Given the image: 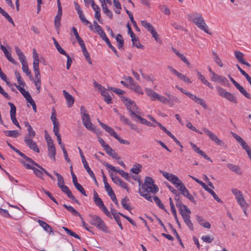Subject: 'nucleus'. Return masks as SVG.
<instances>
[{
  "mask_svg": "<svg viewBox=\"0 0 251 251\" xmlns=\"http://www.w3.org/2000/svg\"><path fill=\"white\" fill-rule=\"evenodd\" d=\"M138 182V192L140 196L148 201H152V197L150 193L155 194L159 190L158 186L154 184V180L151 177L146 176L144 184H143L140 180H139Z\"/></svg>",
  "mask_w": 251,
  "mask_h": 251,
  "instance_id": "nucleus-1",
  "label": "nucleus"
},
{
  "mask_svg": "<svg viewBox=\"0 0 251 251\" xmlns=\"http://www.w3.org/2000/svg\"><path fill=\"white\" fill-rule=\"evenodd\" d=\"M25 126L27 127V133L25 137L24 141L25 144L31 150L34 151L36 152H39V149L36 143L33 141L32 139L35 136V132L32 128L30 125L27 121L24 122Z\"/></svg>",
  "mask_w": 251,
  "mask_h": 251,
  "instance_id": "nucleus-2",
  "label": "nucleus"
},
{
  "mask_svg": "<svg viewBox=\"0 0 251 251\" xmlns=\"http://www.w3.org/2000/svg\"><path fill=\"white\" fill-rule=\"evenodd\" d=\"M189 20H192L197 26L204 31L205 33L210 34L209 32L208 26L206 25L204 19L201 13L194 12L188 15Z\"/></svg>",
  "mask_w": 251,
  "mask_h": 251,
  "instance_id": "nucleus-3",
  "label": "nucleus"
},
{
  "mask_svg": "<svg viewBox=\"0 0 251 251\" xmlns=\"http://www.w3.org/2000/svg\"><path fill=\"white\" fill-rule=\"evenodd\" d=\"M123 102L129 111L130 116L133 120H135V116L140 114L141 112L135 102L129 98L123 97Z\"/></svg>",
  "mask_w": 251,
  "mask_h": 251,
  "instance_id": "nucleus-4",
  "label": "nucleus"
},
{
  "mask_svg": "<svg viewBox=\"0 0 251 251\" xmlns=\"http://www.w3.org/2000/svg\"><path fill=\"white\" fill-rule=\"evenodd\" d=\"M90 218V223L104 232H108V227L100 217L97 215H89Z\"/></svg>",
  "mask_w": 251,
  "mask_h": 251,
  "instance_id": "nucleus-5",
  "label": "nucleus"
},
{
  "mask_svg": "<svg viewBox=\"0 0 251 251\" xmlns=\"http://www.w3.org/2000/svg\"><path fill=\"white\" fill-rule=\"evenodd\" d=\"M216 89L220 96L226 99L233 103L236 104L237 103V99L233 94L226 91L225 89L220 86H217Z\"/></svg>",
  "mask_w": 251,
  "mask_h": 251,
  "instance_id": "nucleus-6",
  "label": "nucleus"
},
{
  "mask_svg": "<svg viewBox=\"0 0 251 251\" xmlns=\"http://www.w3.org/2000/svg\"><path fill=\"white\" fill-rule=\"evenodd\" d=\"M202 129L203 132L205 133L209 137L211 140L214 142L216 145L224 148L226 147V145L225 142L223 140L220 139L214 133L211 132L205 127H203Z\"/></svg>",
  "mask_w": 251,
  "mask_h": 251,
  "instance_id": "nucleus-7",
  "label": "nucleus"
},
{
  "mask_svg": "<svg viewBox=\"0 0 251 251\" xmlns=\"http://www.w3.org/2000/svg\"><path fill=\"white\" fill-rule=\"evenodd\" d=\"M141 24L145 28L148 30V31L151 32L152 37L154 38L155 40L157 42L159 43L161 42V41L159 38V35L155 31L153 26L150 23H148L147 21H142Z\"/></svg>",
  "mask_w": 251,
  "mask_h": 251,
  "instance_id": "nucleus-8",
  "label": "nucleus"
},
{
  "mask_svg": "<svg viewBox=\"0 0 251 251\" xmlns=\"http://www.w3.org/2000/svg\"><path fill=\"white\" fill-rule=\"evenodd\" d=\"M24 159L21 160V162L23 164L24 166L27 169L33 170L34 168L33 165L36 166L39 169H41L42 166L39 165L38 163L34 161L31 158L25 155V157H22Z\"/></svg>",
  "mask_w": 251,
  "mask_h": 251,
  "instance_id": "nucleus-9",
  "label": "nucleus"
},
{
  "mask_svg": "<svg viewBox=\"0 0 251 251\" xmlns=\"http://www.w3.org/2000/svg\"><path fill=\"white\" fill-rule=\"evenodd\" d=\"M231 191L234 195L238 203L241 207L245 206L247 205V203L246 202L241 191L235 188L232 189Z\"/></svg>",
  "mask_w": 251,
  "mask_h": 251,
  "instance_id": "nucleus-10",
  "label": "nucleus"
},
{
  "mask_svg": "<svg viewBox=\"0 0 251 251\" xmlns=\"http://www.w3.org/2000/svg\"><path fill=\"white\" fill-rule=\"evenodd\" d=\"M211 80L214 82H217L224 86H228L229 85V81L226 77L221 75H218L215 72H212Z\"/></svg>",
  "mask_w": 251,
  "mask_h": 251,
  "instance_id": "nucleus-11",
  "label": "nucleus"
},
{
  "mask_svg": "<svg viewBox=\"0 0 251 251\" xmlns=\"http://www.w3.org/2000/svg\"><path fill=\"white\" fill-rule=\"evenodd\" d=\"M160 173L164 176L168 180L175 185L180 180L179 178L176 175L165 172L164 171L159 170Z\"/></svg>",
  "mask_w": 251,
  "mask_h": 251,
  "instance_id": "nucleus-12",
  "label": "nucleus"
},
{
  "mask_svg": "<svg viewBox=\"0 0 251 251\" xmlns=\"http://www.w3.org/2000/svg\"><path fill=\"white\" fill-rule=\"evenodd\" d=\"M83 126L88 130L96 132V127L91 122L89 115L81 117Z\"/></svg>",
  "mask_w": 251,
  "mask_h": 251,
  "instance_id": "nucleus-13",
  "label": "nucleus"
},
{
  "mask_svg": "<svg viewBox=\"0 0 251 251\" xmlns=\"http://www.w3.org/2000/svg\"><path fill=\"white\" fill-rule=\"evenodd\" d=\"M103 164L107 169H110V170H112V171H113L114 172H117L120 175H121L125 179H126V180H127L128 181L129 180V175H128V174L127 173L125 172L123 170H117V169H116L115 168V167H114L112 165L108 164V163H107L106 162H103Z\"/></svg>",
  "mask_w": 251,
  "mask_h": 251,
  "instance_id": "nucleus-14",
  "label": "nucleus"
},
{
  "mask_svg": "<svg viewBox=\"0 0 251 251\" xmlns=\"http://www.w3.org/2000/svg\"><path fill=\"white\" fill-rule=\"evenodd\" d=\"M59 188H60L61 191L65 193L69 198L71 199L75 202L79 204L78 201L75 197V196L72 194L71 191L70 190L69 188L66 186L65 185H63L60 186Z\"/></svg>",
  "mask_w": 251,
  "mask_h": 251,
  "instance_id": "nucleus-15",
  "label": "nucleus"
},
{
  "mask_svg": "<svg viewBox=\"0 0 251 251\" xmlns=\"http://www.w3.org/2000/svg\"><path fill=\"white\" fill-rule=\"evenodd\" d=\"M110 176L112 181L116 184L118 185L121 187L125 188L127 191V192H128V188L127 186V184L125 182H124L122 180L120 179L118 176H114L112 174H110Z\"/></svg>",
  "mask_w": 251,
  "mask_h": 251,
  "instance_id": "nucleus-16",
  "label": "nucleus"
},
{
  "mask_svg": "<svg viewBox=\"0 0 251 251\" xmlns=\"http://www.w3.org/2000/svg\"><path fill=\"white\" fill-rule=\"evenodd\" d=\"M176 207L178 208L179 213L183 217V215H187L191 213L190 210L183 203L180 204V203L176 204Z\"/></svg>",
  "mask_w": 251,
  "mask_h": 251,
  "instance_id": "nucleus-17",
  "label": "nucleus"
},
{
  "mask_svg": "<svg viewBox=\"0 0 251 251\" xmlns=\"http://www.w3.org/2000/svg\"><path fill=\"white\" fill-rule=\"evenodd\" d=\"M188 97L191 98L196 103L200 104L203 108L206 109L207 108V105L203 99L197 97L196 96L193 95V94H188Z\"/></svg>",
  "mask_w": 251,
  "mask_h": 251,
  "instance_id": "nucleus-18",
  "label": "nucleus"
},
{
  "mask_svg": "<svg viewBox=\"0 0 251 251\" xmlns=\"http://www.w3.org/2000/svg\"><path fill=\"white\" fill-rule=\"evenodd\" d=\"M63 93L64 96L67 101V104L68 107H71L72 106L74 103L75 99L68 92H67L66 90H63Z\"/></svg>",
  "mask_w": 251,
  "mask_h": 251,
  "instance_id": "nucleus-19",
  "label": "nucleus"
},
{
  "mask_svg": "<svg viewBox=\"0 0 251 251\" xmlns=\"http://www.w3.org/2000/svg\"><path fill=\"white\" fill-rule=\"evenodd\" d=\"M100 126L102 128L104 129L107 132H108L111 136L114 137L115 138H117L118 134L111 127L102 123H100Z\"/></svg>",
  "mask_w": 251,
  "mask_h": 251,
  "instance_id": "nucleus-20",
  "label": "nucleus"
},
{
  "mask_svg": "<svg viewBox=\"0 0 251 251\" xmlns=\"http://www.w3.org/2000/svg\"><path fill=\"white\" fill-rule=\"evenodd\" d=\"M111 212L119 227L121 230H122L123 227L120 221V218L119 217V215H121L122 213L120 212H117L116 210L114 209H111Z\"/></svg>",
  "mask_w": 251,
  "mask_h": 251,
  "instance_id": "nucleus-21",
  "label": "nucleus"
},
{
  "mask_svg": "<svg viewBox=\"0 0 251 251\" xmlns=\"http://www.w3.org/2000/svg\"><path fill=\"white\" fill-rule=\"evenodd\" d=\"M196 219H197L198 222L201 226H203L204 228H210V227H211L210 224L208 222H207L202 217H201L199 215H197Z\"/></svg>",
  "mask_w": 251,
  "mask_h": 251,
  "instance_id": "nucleus-22",
  "label": "nucleus"
},
{
  "mask_svg": "<svg viewBox=\"0 0 251 251\" xmlns=\"http://www.w3.org/2000/svg\"><path fill=\"white\" fill-rule=\"evenodd\" d=\"M105 147L104 150L108 154L117 160L121 159L118 154L109 145H107Z\"/></svg>",
  "mask_w": 251,
  "mask_h": 251,
  "instance_id": "nucleus-23",
  "label": "nucleus"
},
{
  "mask_svg": "<svg viewBox=\"0 0 251 251\" xmlns=\"http://www.w3.org/2000/svg\"><path fill=\"white\" fill-rule=\"evenodd\" d=\"M15 51L18 56L20 62L22 63L26 62L25 56L24 55L20 49L17 46H15Z\"/></svg>",
  "mask_w": 251,
  "mask_h": 251,
  "instance_id": "nucleus-24",
  "label": "nucleus"
},
{
  "mask_svg": "<svg viewBox=\"0 0 251 251\" xmlns=\"http://www.w3.org/2000/svg\"><path fill=\"white\" fill-rule=\"evenodd\" d=\"M226 166L230 171L235 172L236 174L238 175L242 174V172L240 171V168L239 166L228 163L227 164Z\"/></svg>",
  "mask_w": 251,
  "mask_h": 251,
  "instance_id": "nucleus-25",
  "label": "nucleus"
},
{
  "mask_svg": "<svg viewBox=\"0 0 251 251\" xmlns=\"http://www.w3.org/2000/svg\"><path fill=\"white\" fill-rule=\"evenodd\" d=\"M183 219L184 220V222L187 225V226H188L189 228L191 230H194V226L193 223H192L191 220H190V214H187V215H183Z\"/></svg>",
  "mask_w": 251,
  "mask_h": 251,
  "instance_id": "nucleus-26",
  "label": "nucleus"
},
{
  "mask_svg": "<svg viewBox=\"0 0 251 251\" xmlns=\"http://www.w3.org/2000/svg\"><path fill=\"white\" fill-rule=\"evenodd\" d=\"M22 69L23 71L25 73L26 75L29 77V78H30V80H32L33 79V76L31 73V72L29 70L27 62L22 63Z\"/></svg>",
  "mask_w": 251,
  "mask_h": 251,
  "instance_id": "nucleus-27",
  "label": "nucleus"
},
{
  "mask_svg": "<svg viewBox=\"0 0 251 251\" xmlns=\"http://www.w3.org/2000/svg\"><path fill=\"white\" fill-rule=\"evenodd\" d=\"M38 223H39V225L41 226H42L45 231L47 232L50 231V233H53V229L52 227L46 222L41 220H39L38 221Z\"/></svg>",
  "mask_w": 251,
  "mask_h": 251,
  "instance_id": "nucleus-28",
  "label": "nucleus"
},
{
  "mask_svg": "<svg viewBox=\"0 0 251 251\" xmlns=\"http://www.w3.org/2000/svg\"><path fill=\"white\" fill-rule=\"evenodd\" d=\"M145 90L147 95L150 98L151 100H155L157 99L158 94L150 88H146Z\"/></svg>",
  "mask_w": 251,
  "mask_h": 251,
  "instance_id": "nucleus-29",
  "label": "nucleus"
},
{
  "mask_svg": "<svg viewBox=\"0 0 251 251\" xmlns=\"http://www.w3.org/2000/svg\"><path fill=\"white\" fill-rule=\"evenodd\" d=\"M100 94L104 97V100L107 104L112 103L111 97L107 89L102 91Z\"/></svg>",
  "mask_w": 251,
  "mask_h": 251,
  "instance_id": "nucleus-30",
  "label": "nucleus"
},
{
  "mask_svg": "<svg viewBox=\"0 0 251 251\" xmlns=\"http://www.w3.org/2000/svg\"><path fill=\"white\" fill-rule=\"evenodd\" d=\"M197 75L199 76V79L201 80V81L203 84H204L205 85H206V86H207L208 87L212 89L213 88V86H212V85L205 79L204 75H203L200 72L197 71Z\"/></svg>",
  "mask_w": 251,
  "mask_h": 251,
  "instance_id": "nucleus-31",
  "label": "nucleus"
},
{
  "mask_svg": "<svg viewBox=\"0 0 251 251\" xmlns=\"http://www.w3.org/2000/svg\"><path fill=\"white\" fill-rule=\"evenodd\" d=\"M180 100L176 96H172L170 99H168V104L171 107H173L175 103H179Z\"/></svg>",
  "mask_w": 251,
  "mask_h": 251,
  "instance_id": "nucleus-32",
  "label": "nucleus"
},
{
  "mask_svg": "<svg viewBox=\"0 0 251 251\" xmlns=\"http://www.w3.org/2000/svg\"><path fill=\"white\" fill-rule=\"evenodd\" d=\"M94 201L96 204L100 208L104 205L102 201L99 198L98 193L96 191L94 192Z\"/></svg>",
  "mask_w": 251,
  "mask_h": 251,
  "instance_id": "nucleus-33",
  "label": "nucleus"
},
{
  "mask_svg": "<svg viewBox=\"0 0 251 251\" xmlns=\"http://www.w3.org/2000/svg\"><path fill=\"white\" fill-rule=\"evenodd\" d=\"M130 88L138 94L141 95L143 94V92L141 87L136 82H134L131 85Z\"/></svg>",
  "mask_w": 251,
  "mask_h": 251,
  "instance_id": "nucleus-34",
  "label": "nucleus"
},
{
  "mask_svg": "<svg viewBox=\"0 0 251 251\" xmlns=\"http://www.w3.org/2000/svg\"><path fill=\"white\" fill-rule=\"evenodd\" d=\"M50 119L52 122L53 127H59V123L56 117L55 111L54 109H53V111L52 112Z\"/></svg>",
  "mask_w": 251,
  "mask_h": 251,
  "instance_id": "nucleus-35",
  "label": "nucleus"
},
{
  "mask_svg": "<svg viewBox=\"0 0 251 251\" xmlns=\"http://www.w3.org/2000/svg\"><path fill=\"white\" fill-rule=\"evenodd\" d=\"M63 206L65 208H66L69 211L71 212L75 216H79L80 217L81 219H82V217L80 214L77 211H76V210L72 206H68L66 204H63Z\"/></svg>",
  "mask_w": 251,
  "mask_h": 251,
  "instance_id": "nucleus-36",
  "label": "nucleus"
},
{
  "mask_svg": "<svg viewBox=\"0 0 251 251\" xmlns=\"http://www.w3.org/2000/svg\"><path fill=\"white\" fill-rule=\"evenodd\" d=\"M48 154L51 159L55 160L56 149L54 146L48 148Z\"/></svg>",
  "mask_w": 251,
  "mask_h": 251,
  "instance_id": "nucleus-37",
  "label": "nucleus"
},
{
  "mask_svg": "<svg viewBox=\"0 0 251 251\" xmlns=\"http://www.w3.org/2000/svg\"><path fill=\"white\" fill-rule=\"evenodd\" d=\"M116 39L117 42H118V47L119 49H123L124 44V40L122 36L120 34H118L116 37Z\"/></svg>",
  "mask_w": 251,
  "mask_h": 251,
  "instance_id": "nucleus-38",
  "label": "nucleus"
},
{
  "mask_svg": "<svg viewBox=\"0 0 251 251\" xmlns=\"http://www.w3.org/2000/svg\"><path fill=\"white\" fill-rule=\"evenodd\" d=\"M131 41L133 46H135L136 48L138 49L143 48L144 47L140 44L139 40L138 37H136L135 36H134L131 38Z\"/></svg>",
  "mask_w": 251,
  "mask_h": 251,
  "instance_id": "nucleus-39",
  "label": "nucleus"
},
{
  "mask_svg": "<svg viewBox=\"0 0 251 251\" xmlns=\"http://www.w3.org/2000/svg\"><path fill=\"white\" fill-rule=\"evenodd\" d=\"M53 174L57 176L58 187L64 185V180L62 176L55 171H53Z\"/></svg>",
  "mask_w": 251,
  "mask_h": 251,
  "instance_id": "nucleus-40",
  "label": "nucleus"
},
{
  "mask_svg": "<svg viewBox=\"0 0 251 251\" xmlns=\"http://www.w3.org/2000/svg\"><path fill=\"white\" fill-rule=\"evenodd\" d=\"M33 171L34 173V174L35 175V176L41 178V179L42 180H44V171H42L41 169H38L36 168H34L33 169Z\"/></svg>",
  "mask_w": 251,
  "mask_h": 251,
  "instance_id": "nucleus-41",
  "label": "nucleus"
},
{
  "mask_svg": "<svg viewBox=\"0 0 251 251\" xmlns=\"http://www.w3.org/2000/svg\"><path fill=\"white\" fill-rule=\"evenodd\" d=\"M126 13L129 16V17L130 18V20L131 22V23H132L133 24V25L134 26V27H135V29L137 31H140V29L138 27L137 24H136V23L135 22V21H134V19H133V16L132 15V14L129 11H128V10H126Z\"/></svg>",
  "mask_w": 251,
  "mask_h": 251,
  "instance_id": "nucleus-42",
  "label": "nucleus"
},
{
  "mask_svg": "<svg viewBox=\"0 0 251 251\" xmlns=\"http://www.w3.org/2000/svg\"><path fill=\"white\" fill-rule=\"evenodd\" d=\"M234 55L236 58L238 60V61L241 63L245 59L244 58V55L243 53L238 50H236L234 51Z\"/></svg>",
  "mask_w": 251,
  "mask_h": 251,
  "instance_id": "nucleus-43",
  "label": "nucleus"
},
{
  "mask_svg": "<svg viewBox=\"0 0 251 251\" xmlns=\"http://www.w3.org/2000/svg\"><path fill=\"white\" fill-rule=\"evenodd\" d=\"M52 39L53 40L54 44L57 50H58V51L60 53H61L63 55L66 54V51L59 45V44L57 42V41H56V40L54 38H52Z\"/></svg>",
  "mask_w": 251,
  "mask_h": 251,
  "instance_id": "nucleus-44",
  "label": "nucleus"
},
{
  "mask_svg": "<svg viewBox=\"0 0 251 251\" xmlns=\"http://www.w3.org/2000/svg\"><path fill=\"white\" fill-rule=\"evenodd\" d=\"M208 192H209L212 196L213 197L214 199L218 202L222 203L223 201L221 200L218 197V196L216 195V194L210 188L208 187L205 190Z\"/></svg>",
  "mask_w": 251,
  "mask_h": 251,
  "instance_id": "nucleus-45",
  "label": "nucleus"
},
{
  "mask_svg": "<svg viewBox=\"0 0 251 251\" xmlns=\"http://www.w3.org/2000/svg\"><path fill=\"white\" fill-rule=\"evenodd\" d=\"M62 228L66 231L67 234L71 236H73L76 239H80V237L79 236V235L76 234L74 231H72L71 230L69 229V228L66 227H62Z\"/></svg>",
  "mask_w": 251,
  "mask_h": 251,
  "instance_id": "nucleus-46",
  "label": "nucleus"
},
{
  "mask_svg": "<svg viewBox=\"0 0 251 251\" xmlns=\"http://www.w3.org/2000/svg\"><path fill=\"white\" fill-rule=\"evenodd\" d=\"M4 133L6 136L16 138L18 136L19 132L17 130H6Z\"/></svg>",
  "mask_w": 251,
  "mask_h": 251,
  "instance_id": "nucleus-47",
  "label": "nucleus"
},
{
  "mask_svg": "<svg viewBox=\"0 0 251 251\" xmlns=\"http://www.w3.org/2000/svg\"><path fill=\"white\" fill-rule=\"evenodd\" d=\"M3 53L5 56L6 57L7 59L11 62L12 63L14 64H16L17 62L12 57L11 53L7 50L6 49V50H4Z\"/></svg>",
  "mask_w": 251,
  "mask_h": 251,
  "instance_id": "nucleus-48",
  "label": "nucleus"
},
{
  "mask_svg": "<svg viewBox=\"0 0 251 251\" xmlns=\"http://www.w3.org/2000/svg\"><path fill=\"white\" fill-rule=\"evenodd\" d=\"M153 200H154V201H155V202L156 203V204L158 205V206L160 208L166 211L164 205L161 202V201L160 200V199H159V198L158 197L155 196H154Z\"/></svg>",
  "mask_w": 251,
  "mask_h": 251,
  "instance_id": "nucleus-49",
  "label": "nucleus"
},
{
  "mask_svg": "<svg viewBox=\"0 0 251 251\" xmlns=\"http://www.w3.org/2000/svg\"><path fill=\"white\" fill-rule=\"evenodd\" d=\"M141 168L142 166L140 164L134 165L130 171L135 174H138L141 172Z\"/></svg>",
  "mask_w": 251,
  "mask_h": 251,
  "instance_id": "nucleus-50",
  "label": "nucleus"
},
{
  "mask_svg": "<svg viewBox=\"0 0 251 251\" xmlns=\"http://www.w3.org/2000/svg\"><path fill=\"white\" fill-rule=\"evenodd\" d=\"M177 76L181 80H183L185 82H187L188 83H191V81L190 79L185 76V75H183L182 74L180 73H178V74L177 75Z\"/></svg>",
  "mask_w": 251,
  "mask_h": 251,
  "instance_id": "nucleus-51",
  "label": "nucleus"
},
{
  "mask_svg": "<svg viewBox=\"0 0 251 251\" xmlns=\"http://www.w3.org/2000/svg\"><path fill=\"white\" fill-rule=\"evenodd\" d=\"M213 55H214V60L215 62L221 67H222L223 66V63L221 60V59L219 57L218 55L214 52L213 51L212 52Z\"/></svg>",
  "mask_w": 251,
  "mask_h": 251,
  "instance_id": "nucleus-52",
  "label": "nucleus"
},
{
  "mask_svg": "<svg viewBox=\"0 0 251 251\" xmlns=\"http://www.w3.org/2000/svg\"><path fill=\"white\" fill-rule=\"evenodd\" d=\"M128 201V199L126 197H125L121 201V204L125 209H126L127 210L130 211L131 210V207L129 205L127 204V201Z\"/></svg>",
  "mask_w": 251,
  "mask_h": 251,
  "instance_id": "nucleus-53",
  "label": "nucleus"
},
{
  "mask_svg": "<svg viewBox=\"0 0 251 251\" xmlns=\"http://www.w3.org/2000/svg\"><path fill=\"white\" fill-rule=\"evenodd\" d=\"M15 86L18 89V90L22 93V94L25 98L30 94L28 91H25V89H24L20 86L16 84H15Z\"/></svg>",
  "mask_w": 251,
  "mask_h": 251,
  "instance_id": "nucleus-54",
  "label": "nucleus"
},
{
  "mask_svg": "<svg viewBox=\"0 0 251 251\" xmlns=\"http://www.w3.org/2000/svg\"><path fill=\"white\" fill-rule=\"evenodd\" d=\"M8 104L10 107V116L16 115V107L15 105L11 102H9Z\"/></svg>",
  "mask_w": 251,
  "mask_h": 251,
  "instance_id": "nucleus-55",
  "label": "nucleus"
},
{
  "mask_svg": "<svg viewBox=\"0 0 251 251\" xmlns=\"http://www.w3.org/2000/svg\"><path fill=\"white\" fill-rule=\"evenodd\" d=\"M186 126L189 128V129H191L192 130L199 133V134H202L203 133L201 131H199V130H198L195 127H194L192 125V124L188 122H187V124H186Z\"/></svg>",
  "mask_w": 251,
  "mask_h": 251,
  "instance_id": "nucleus-56",
  "label": "nucleus"
},
{
  "mask_svg": "<svg viewBox=\"0 0 251 251\" xmlns=\"http://www.w3.org/2000/svg\"><path fill=\"white\" fill-rule=\"evenodd\" d=\"M189 176L191 177L193 180H195L197 183H198L199 184H200L202 187V188L203 189H204L205 190L208 187L204 182H203L202 181L198 179V178H197L192 176H190V175H189Z\"/></svg>",
  "mask_w": 251,
  "mask_h": 251,
  "instance_id": "nucleus-57",
  "label": "nucleus"
},
{
  "mask_svg": "<svg viewBox=\"0 0 251 251\" xmlns=\"http://www.w3.org/2000/svg\"><path fill=\"white\" fill-rule=\"evenodd\" d=\"M61 17L56 16L55 17L54 19V26L55 27L58 29L60 25V21H61Z\"/></svg>",
  "mask_w": 251,
  "mask_h": 251,
  "instance_id": "nucleus-58",
  "label": "nucleus"
},
{
  "mask_svg": "<svg viewBox=\"0 0 251 251\" xmlns=\"http://www.w3.org/2000/svg\"><path fill=\"white\" fill-rule=\"evenodd\" d=\"M83 164L84 168L86 169L87 172L88 173V174H89V175L90 176H92L93 174H94V173L93 172V171L91 170V169L89 167L87 161L83 162Z\"/></svg>",
  "mask_w": 251,
  "mask_h": 251,
  "instance_id": "nucleus-59",
  "label": "nucleus"
},
{
  "mask_svg": "<svg viewBox=\"0 0 251 251\" xmlns=\"http://www.w3.org/2000/svg\"><path fill=\"white\" fill-rule=\"evenodd\" d=\"M104 187L109 196H110L114 193L108 183H105Z\"/></svg>",
  "mask_w": 251,
  "mask_h": 251,
  "instance_id": "nucleus-60",
  "label": "nucleus"
},
{
  "mask_svg": "<svg viewBox=\"0 0 251 251\" xmlns=\"http://www.w3.org/2000/svg\"><path fill=\"white\" fill-rule=\"evenodd\" d=\"M42 190L44 192V193L46 194L54 203H55L57 204H58L57 201H56L55 199L53 197V196L52 195L51 193L46 190L44 188L42 189Z\"/></svg>",
  "mask_w": 251,
  "mask_h": 251,
  "instance_id": "nucleus-61",
  "label": "nucleus"
},
{
  "mask_svg": "<svg viewBox=\"0 0 251 251\" xmlns=\"http://www.w3.org/2000/svg\"><path fill=\"white\" fill-rule=\"evenodd\" d=\"M75 187L76 188V189L78 191H79L81 193V194H82L83 195H84L85 196H87L85 191L84 189L83 188V187L81 186V184L78 183L77 185H76L75 186Z\"/></svg>",
  "mask_w": 251,
  "mask_h": 251,
  "instance_id": "nucleus-62",
  "label": "nucleus"
},
{
  "mask_svg": "<svg viewBox=\"0 0 251 251\" xmlns=\"http://www.w3.org/2000/svg\"><path fill=\"white\" fill-rule=\"evenodd\" d=\"M201 239L204 242L210 243L213 241L214 238L210 236L206 235L202 236Z\"/></svg>",
  "mask_w": 251,
  "mask_h": 251,
  "instance_id": "nucleus-63",
  "label": "nucleus"
},
{
  "mask_svg": "<svg viewBox=\"0 0 251 251\" xmlns=\"http://www.w3.org/2000/svg\"><path fill=\"white\" fill-rule=\"evenodd\" d=\"M8 146L11 148L14 151H15L16 152H17L20 156H21V157H25V155L23 153V152H22L21 151H20L19 150H18L17 149L15 148L14 147H13L11 144L10 143H8Z\"/></svg>",
  "mask_w": 251,
  "mask_h": 251,
  "instance_id": "nucleus-64",
  "label": "nucleus"
}]
</instances>
